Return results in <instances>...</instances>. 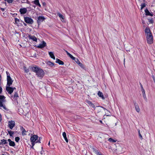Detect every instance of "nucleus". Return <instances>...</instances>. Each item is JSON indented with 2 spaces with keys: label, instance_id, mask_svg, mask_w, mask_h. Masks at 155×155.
Returning a JSON list of instances; mask_svg holds the SVG:
<instances>
[{
  "label": "nucleus",
  "instance_id": "nucleus-52",
  "mask_svg": "<svg viewBox=\"0 0 155 155\" xmlns=\"http://www.w3.org/2000/svg\"><path fill=\"white\" fill-rule=\"evenodd\" d=\"M43 5H45V2H43Z\"/></svg>",
  "mask_w": 155,
  "mask_h": 155
},
{
  "label": "nucleus",
  "instance_id": "nucleus-1",
  "mask_svg": "<svg viewBox=\"0 0 155 155\" xmlns=\"http://www.w3.org/2000/svg\"><path fill=\"white\" fill-rule=\"evenodd\" d=\"M145 33L148 43L151 44L153 41V35L149 27H146L145 30Z\"/></svg>",
  "mask_w": 155,
  "mask_h": 155
},
{
  "label": "nucleus",
  "instance_id": "nucleus-40",
  "mask_svg": "<svg viewBox=\"0 0 155 155\" xmlns=\"http://www.w3.org/2000/svg\"><path fill=\"white\" fill-rule=\"evenodd\" d=\"M75 61L78 64L79 62H80V61L78 59H75Z\"/></svg>",
  "mask_w": 155,
  "mask_h": 155
},
{
  "label": "nucleus",
  "instance_id": "nucleus-32",
  "mask_svg": "<svg viewBox=\"0 0 155 155\" xmlns=\"http://www.w3.org/2000/svg\"><path fill=\"white\" fill-rule=\"evenodd\" d=\"M34 3L35 5H37L39 3V0H35L34 1Z\"/></svg>",
  "mask_w": 155,
  "mask_h": 155
},
{
  "label": "nucleus",
  "instance_id": "nucleus-47",
  "mask_svg": "<svg viewBox=\"0 0 155 155\" xmlns=\"http://www.w3.org/2000/svg\"><path fill=\"white\" fill-rule=\"evenodd\" d=\"M2 120V116L1 114H0V122Z\"/></svg>",
  "mask_w": 155,
  "mask_h": 155
},
{
  "label": "nucleus",
  "instance_id": "nucleus-59",
  "mask_svg": "<svg viewBox=\"0 0 155 155\" xmlns=\"http://www.w3.org/2000/svg\"><path fill=\"white\" fill-rule=\"evenodd\" d=\"M42 152H41V154H42Z\"/></svg>",
  "mask_w": 155,
  "mask_h": 155
},
{
  "label": "nucleus",
  "instance_id": "nucleus-38",
  "mask_svg": "<svg viewBox=\"0 0 155 155\" xmlns=\"http://www.w3.org/2000/svg\"><path fill=\"white\" fill-rule=\"evenodd\" d=\"M91 106L94 110L95 109V106L93 104H91Z\"/></svg>",
  "mask_w": 155,
  "mask_h": 155
},
{
  "label": "nucleus",
  "instance_id": "nucleus-5",
  "mask_svg": "<svg viewBox=\"0 0 155 155\" xmlns=\"http://www.w3.org/2000/svg\"><path fill=\"white\" fill-rule=\"evenodd\" d=\"M24 20L25 22L27 23L32 24L33 23V19L29 17H24Z\"/></svg>",
  "mask_w": 155,
  "mask_h": 155
},
{
  "label": "nucleus",
  "instance_id": "nucleus-42",
  "mask_svg": "<svg viewBox=\"0 0 155 155\" xmlns=\"http://www.w3.org/2000/svg\"><path fill=\"white\" fill-rule=\"evenodd\" d=\"M142 91L143 94H145V91L142 87Z\"/></svg>",
  "mask_w": 155,
  "mask_h": 155
},
{
  "label": "nucleus",
  "instance_id": "nucleus-13",
  "mask_svg": "<svg viewBox=\"0 0 155 155\" xmlns=\"http://www.w3.org/2000/svg\"><path fill=\"white\" fill-rule=\"evenodd\" d=\"M0 107L2 109H3L6 110H8L6 108L5 105L3 104H2L1 102L0 104Z\"/></svg>",
  "mask_w": 155,
  "mask_h": 155
},
{
  "label": "nucleus",
  "instance_id": "nucleus-25",
  "mask_svg": "<svg viewBox=\"0 0 155 155\" xmlns=\"http://www.w3.org/2000/svg\"><path fill=\"white\" fill-rule=\"evenodd\" d=\"M9 145L11 146L14 147L15 146V143L14 141H11L9 143Z\"/></svg>",
  "mask_w": 155,
  "mask_h": 155
},
{
  "label": "nucleus",
  "instance_id": "nucleus-50",
  "mask_svg": "<svg viewBox=\"0 0 155 155\" xmlns=\"http://www.w3.org/2000/svg\"><path fill=\"white\" fill-rule=\"evenodd\" d=\"M23 24L25 26H26L27 25V24L25 23H24Z\"/></svg>",
  "mask_w": 155,
  "mask_h": 155
},
{
  "label": "nucleus",
  "instance_id": "nucleus-2",
  "mask_svg": "<svg viewBox=\"0 0 155 155\" xmlns=\"http://www.w3.org/2000/svg\"><path fill=\"white\" fill-rule=\"evenodd\" d=\"M31 69L33 71L36 73L38 77L42 78L44 75L45 73L42 69L36 66L32 67Z\"/></svg>",
  "mask_w": 155,
  "mask_h": 155
},
{
  "label": "nucleus",
  "instance_id": "nucleus-27",
  "mask_svg": "<svg viewBox=\"0 0 155 155\" xmlns=\"http://www.w3.org/2000/svg\"><path fill=\"white\" fill-rule=\"evenodd\" d=\"M147 5V4L146 3H142L141 5V9L142 10L144 7L146 6Z\"/></svg>",
  "mask_w": 155,
  "mask_h": 155
},
{
  "label": "nucleus",
  "instance_id": "nucleus-31",
  "mask_svg": "<svg viewBox=\"0 0 155 155\" xmlns=\"http://www.w3.org/2000/svg\"><path fill=\"white\" fill-rule=\"evenodd\" d=\"M15 141L16 142H18L20 140V138L19 137H15Z\"/></svg>",
  "mask_w": 155,
  "mask_h": 155
},
{
  "label": "nucleus",
  "instance_id": "nucleus-30",
  "mask_svg": "<svg viewBox=\"0 0 155 155\" xmlns=\"http://www.w3.org/2000/svg\"><path fill=\"white\" fill-rule=\"evenodd\" d=\"M68 56H69L72 60H75V58L72 55L68 53Z\"/></svg>",
  "mask_w": 155,
  "mask_h": 155
},
{
  "label": "nucleus",
  "instance_id": "nucleus-37",
  "mask_svg": "<svg viewBox=\"0 0 155 155\" xmlns=\"http://www.w3.org/2000/svg\"><path fill=\"white\" fill-rule=\"evenodd\" d=\"M14 0H7V1L8 3H12L13 1Z\"/></svg>",
  "mask_w": 155,
  "mask_h": 155
},
{
  "label": "nucleus",
  "instance_id": "nucleus-56",
  "mask_svg": "<svg viewBox=\"0 0 155 155\" xmlns=\"http://www.w3.org/2000/svg\"><path fill=\"white\" fill-rule=\"evenodd\" d=\"M66 51V52L67 54L68 55V51Z\"/></svg>",
  "mask_w": 155,
  "mask_h": 155
},
{
  "label": "nucleus",
  "instance_id": "nucleus-9",
  "mask_svg": "<svg viewBox=\"0 0 155 155\" xmlns=\"http://www.w3.org/2000/svg\"><path fill=\"white\" fill-rule=\"evenodd\" d=\"M46 45V42L43 41L42 42V43L39 44L37 46V47L40 48H42L45 47Z\"/></svg>",
  "mask_w": 155,
  "mask_h": 155
},
{
  "label": "nucleus",
  "instance_id": "nucleus-26",
  "mask_svg": "<svg viewBox=\"0 0 155 155\" xmlns=\"http://www.w3.org/2000/svg\"><path fill=\"white\" fill-rule=\"evenodd\" d=\"M148 22H147V24L149 25L150 23H152L153 22V20H152V18L149 19H148Z\"/></svg>",
  "mask_w": 155,
  "mask_h": 155
},
{
  "label": "nucleus",
  "instance_id": "nucleus-4",
  "mask_svg": "<svg viewBox=\"0 0 155 155\" xmlns=\"http://www.w3.org/2000/svg\"><path fill=\"white\" fill-rule=\"evenodd\" d=\"M38 137L36 135H33L30 138V140L31 142V144L34 146L35 144V141L38 139Z\"/></svg>",
  "mask_w": 155,
  "mask_h": 155
},
{
  "label": "nucleus",
  "instance_id": "nucleus-7",
  "mask_svg": "<svg viewBox=\"0 0 155 155\" xmlns=\"http://www.w3.org/2000/svg\"><path fill=\"white\" fill-rule=\"evenodd\" d=\"M45 19V18L43 16H40L38 17L37 23L38 25H40L41 22L43 21Z\"/></svg>",
  "mask_w": 155,
  "mask_h": 155
},
{
  "label": "nucleus",
  "instance_id": "nucleus-28",
  "mask_svg": "<svg viewBox=\"0 0 155 155\" xmlns=\"http://www.w3.org/2000/svg\"><path fill=\"white\" fill-rule=\"evenodd\" d=\"M108 141L110 142H115L116 141V140H113V139H112V138H110L108 139Z\"/></svg>",
  "mask_w": 155,
  "mask_h": 155
},
{
  "label": "nucleus",
  "instance_id": "nucleus-46",
  "mask_svg": "<svg viewBox=\"0 0 155 155\" xmlns=\"http://www.w3.org/2000/svg\"><path fill=\"white\" fill-rule=\"evenodd\" d=\"M1 9L2 12H4L5 10V9L4 8H1Z\"/></svg>",
  "mask_w": 155,
  "mask_h": 155
},
{
  "label": "nucleus",
  "instance_id": "nucleus-41",
  "mask_svg": "<svg viewBox=\"0 0 155 155\" xmlns=\"http://www.w3.org/2000/svg\"><path fill=\"white\" fill-rule=\"evenodd\" d=\"M139 136L140 137V138H141V139H142V135H141L140 131H139Z\"/></svg>",
  "mask_w": 155,
  "mask_h": 155
},
{
  "label": "nucleus",
  "instance_id": "nucleus-8",
  "mask_svg": "<svg viewBox=\"0 0 155 155\" xmlns=\"http://www.w3.org/2000/svg\"><path fill=\"white\" fill-rule=\"evenodd\" d=\"M13 88H12V87L7 86L6 87V90L8 92L9 94H11L13 91Z\"/></svg>",
  "mask_w": 155,
  "mask_h": 155
},
{
  "label": "nucleus",
  "instance_id": "nucleus-15",
  "mask_svg": "<svg viewBox=\"0 0 155 155\" xmlns=\"http://www.w3.org/2000/svg\"><path fill=\"white\" fill-rule=\"evenodd\" d=\"M55 62L56 63H58L60 65H63L64 63L63 61H61V60H60V59L57 58L56 59V61Z\"/></svg>",
  "mask_w": 155,
  "mask_h": 155
},
{
  "label": "nucleus",
  "instance_id": "nucleus-60",
  "mask_svg": "<svg viewBox=\"0 0 155 155\" xmlns=\"http://www.w3.org/2000/svg\"><path fill=\"white\" fill-rule=\"evenodd\" d=\"M2 155H5L4 154H2Z\"/></svg>",
  "mask_w": 155,
  "mask_h": 155
},
{
  "label": "nucleus",
  "instance_id": "nucleus-24",
  "mask_svg": "<svg viewBox=\"0 0 155 155\" xmlns=\"http://www.w3.org/2000/svg\"><path fill=\"white\" fill-rule=\"evenodd\" d=\"M108 116H109L108 115L106 116V117H108ZM106 119L105 121L107 122H109L110 120H111V118H110V117L107 118V117H106V118H105V117H104V119Z\"/></svg>",
  "mask_w": 155,
  "mask_h": 155
},
{
  "label": "nucleus",
  "instance_id": "nucleus-12",
  "mask_svg": "<svg viewBox=\"0 0 155 155\" xmlns=\"http://www.w3.org/2000/svg\"><path fill=\"white\" fill-rule=\"evenodd\" d=\"M28 38L29 39H31L34 41H37V39L35 36L29 35L28 36Z\"/></svg>",
  "mask_w": 155,
  "mask_h": 155
},
{
  "label": "nucleus",
  "instance_id": "nucleus-51",
  "mask_svg": "<svg viewBox=\"0 0 155 155\" xmlns=\"http://www.w3.org/2000/svg\"><path fill=\"white\" fill-rule=\"evenodd\" d=\"M12 88H13V91H14V89H16V88L15 87H12Z\"/></svg>",
  "mask_w": 155,
  "mask_h": 155
},
{
  "label": "nucleus",
  "instance_id": "nucleus-49",
  "mask_svg": "<svg viewBox=\"0 0 155 155\" xmlns=\"http://www.w3.org/2000/svg\"><path fill=\"white\" fill-rule=\"evenodd\" d=\"M37 5L39 6V7H40L41 6V5L39 3Z\"/></svg>",
  "mask_w": 155,
  "mask_h": 155
},
{
  "label": "nucleus",
  "instance_id": "nucleus-22",
  "mask_svg": "<svg viewBox=\"0 0 155 155\" xmlns=\"http://www.w3.org/2000/svg\"><path fill=\"white\" fill-rule=\"evenodd\" d=\"M57 14L59 16L60 18L61 19V21H64L63 16L59 12Z\"/></svg>",
  "mask_w": 155,
  "mask_h": 155
},
{
  "label": "nucleus",
  "instance_id": "nucleus-61",
  "mask_svg": "<svg viewBox=\"0 0 155 155\" xmlns=\"http://www.w3.org/2000/svg\"><path fill=\"white\" fill-rule=\"evenodd\" d=\"M4 1H7V0H4Z\"/></svg>",
  "mask_w": 155,
  "mask_h": 155
},
{
  "label": "nucleus",
  "instance_id": "nucleus-39",
  "mask_svg": "<svg viewBox=\"0 0 155 155\" xmlns=\"http://www.w3.org/2000/svg\"><path fill=\"white\" fill-rule=\"evenodd\" d=\"M25 72L27 73L29 72V70L27 69H26L25 68Z\"/></svg>",
  "mask_w": 155,
  "mask_h": 155
},
{
  "label": "nucleus",
  "instance_id": "nucleus-10",
  "mask_svg": "<svg viewBox=\"0 0 155 155\" xmlns=\"http://www.w3.org/2000/svg\"><path fill=\"white\" fill-rule=\"evenodd\" d=\"M27 10L25 8H21L19 10V12L21 14H24L26 13L27 12Z\"/></svg>",
  "mask_w": 155,
  "mask_h": 155
},
{
  "label": "nucleus",
  "instance_id": "nucleus-57",
  "mask_svg": "<svg viewBox=\"0 0 155 155\" xmlns=\"http://www.w3.org/2000/svg\"><path fill=\"white\" fill-rule=\"evenodd\" d=\"M100 122L101 123H102V121H100Z\"/></svg>",
  "mask_w": 155,
  "mask_h": 155
},
{
  "label": "nucleus",
  "instance_id": "nucleus-18",
  "mask_svg": "<svg viewBox=\"0 0 155 155\" xmlns=\"http://www.w3.org/2000/svg\"><path fill=\"white\" fill-rule=\"evenodd\" d=\"M62 135L65 141L67 143H68V139H67V137L66 134V133L65 132H64L62 134Z\"/></svg>",
  "mask_w": 155,
  "mask_h": 155
},
{
  "label": "nucleus",
  "instance_id": "nucleus-19",
  "mask_svg": "<svg viewBox=\"0 0 155 155\" xmlns=\"http://www.w3.org/2000/svg\"><path fill=\"white\" fill-rule=\"evenodd\" d=\"M46 63L48 65L50 66V67H52L54 65V64L50 61H47L46 62Z\"/></svg>",
  "mask_w": 155,
  "mask_h": 155
},
{
  "label": "nucleus",
  "instance_id": "nucleus-11",
  "mask_svg": "<svg viewBox=\"0 0 155 155\" xmlns=\"http://www.w3.org/2000/svg\"><path fill=\"white\" fill-rule=\"evenodd\" d=\"M134 105L136 111L137 113H139L140 112V109L138 104L137 103H135L134 104Z\"/></svg>",
  "mask_w": 155,
  "mask_h": 155
},
{
  "label": "nucleus",
  "instance_id": "nucleus-44",
  "mask_svg": "<svg viewBox=\"0 0 155 155\" xmlns=\"http://www.w3.org/2000/svg\"><path fill=\"white\" fill-rule=\"evenodd\" d=\"M2 91V88L0 87V94H1Z\"/></svg>",
  "mask_w": 155,
  "mask_h": 155
},
{
  "label": "nucleus",
  "instance_id": "nucleus-48",
  "mask_svg": "<svg viewBox=\"0 0 155 155\" xmlns=\"http://www.w3.org/2000/svg\"><path fill=\"white\" fill-rule=\"evenodd\" d=\"M8 141L9 142V143H10V142H11L12 141L10 139H8Z\"/></svg>",
  "mask_w": 155,
  "mask_h": 155
},
{
  "label": "nucleus",
  "instance_id": "nucleus-17",
  "mask_svg": "<svg viewBox=\"0 0 155 155\" xmlns=\"http://www.w3.org/2000/svg\"><path fill=\"white\" fill-rule=\"evenodd\" d=\"M49 54L51 58L54 60L55 59V57L53 53L52 52H49Z\"/></svg>",
  "mask_w": 155,
  "mask_h": 155
},
{
  "label": "nucleus",
  "instance_id": "nucleus-14",
  "mask_svg": "<svg viewBox=\"0 0 155 155\" xmlns=\"http://www.w3.org/2000/svg\"><path fill=\"white\" fill-rule=\"evenodd\" d=\"M97 95L99 97H101L102 99H104L105 98L102 92H100V91H99L98 92Z\"/></svg>",
  "mask_w": 155,
  "mask_h": 155
},
{
  "label": "nucleus",
  "instance_id": "nucleus-54",
  "mask_svg": "<svg viewBox=\"0 0 155 155\" xmlns=\"http://www.w3.org/2000/svg\"><path fill=\"white\" fill-rule=\"evenodd\" d=\"M103 109L104 110H106V111H108L107 110H106L104 108H103Z\"/></svg>",
  "mask_w": 155,
  "mask_h": 155
},
{
  "label": "nucleus",
  "instance_id": "nucleus-58",
  "mask_svg": "<svg viewBox=\"0 0 155 155\" xmlns=\"http://www.w3.org/2000/svg\"><path fill=\"white\" fill-rule=\"evenodd\" d=\"M42 152H41V154H42Z\"/></svg>",
  "mask_w": 155,
  "mask_h": 155
},
{
  "label": "nucleus",
  "instance_id": "nucleus-3",
  "mask_svg": "<svg viewBox=\"0 0 155 155\" xmlns=\"http://www.w3.org/2000/svg\"><path fill=\"white\" fill-rule=\"evenodd\" d=\"M6 74H7V85L8 86H10L12 84L13 82V80H12L11 77L8 74L9 73L7 72H6Z\"/></svg>",
  "mask_w": 155,
  "mask_h": 155
},
{
  "label": "nucleus",
  "instance_id": "nucleus-21",
  "mask_svg": "<svg viewBox=\"0 0 155 155\" xmlns=\"http://www.w3.org/2000/svg\"><path fill=\"white\" fill-rule=\"evenodd\" d=\"M145 13H146V15H150L151 16H152L153 15L152 14H151L150 12L148 10H147V9H146L145 10Z\"/></svg>",
  "mask_w": 155,
  "mask_h": 155
},
{
  "label": "nucleus",
  "instance_id": "nucleus-6",
  "mask_svg": "<svg viewBox=\"0 0 155 155\" xmlns=\"http://www.w3.org/2000/svg\"><path fill=\"white\" fill-rule=\"evenodd\" d=\"M15 125V122L14 121L11 120L8 122V126L9 128L12 129Z\"/></svg>",
  "mask_w": 155,
  "mask_h": 155
},
{
  "label": "nucleus",
  "instance_id": "nucleus-55",
  "mask_svg": "<svg viewBox=\"0 0 155 155\" xmlns=\"http://www.w3.org/2000/svg\"><path fill=\"white\" fill-rule=\"evenodd\" d=\"M50 144V142H49V143H48V145H49Z\"/></svg>",
  "mask_w": 155,
  "mask_h": 155
},
{
  "label": "nucleus",
  "instance_id": "nucleus-29",
  "mask_svg": "<svg viewBox=\"0 0 155 155\" xmlns=\"http://www.w3.org/2000/svg\"><path fill=\"white\" fill-rule=\"evenodd\" d=\"M19 19L17 18H15V22L16 24H18L19 22Z\"/></svg>",
  "mask_w": 155,
  "mask_h": 155
},
{
  "label": "nucleus",
  "instance_id": "nucleus-36",
  "mask_svg": "<svg viewBox=\"0 0 155 155\" xmlns=\"http://www.w3.org/2000/svg\"><path fill=\"white\" fill-rule=\"evenodd\" d=\"M102 109V107H99L97 109V111H100Z\"/></svg>",
  "mask_w": 155,
  "mask_h": 155
},
{
  "label": "nucleus",
  "instance_id": "nucleus-20",
  "mask_svg": "<svg viewBox=\"0 0 155 155\" xmlns=\"http://www.w3.org/2000/svg\"><path fill=\"white\" fill-rule=\"evenodd\" d=\"M21 130L22 131V133L23 135H26L25 133L26 132V131L25 129L22 127H21L20 128Z\"/></svg>",
  "mask_w": 155,
  "mask_h": 155
},
{
  "label": "nucleus",
  "instance_id": "nucleus-33",
  "mask_svg": "<svg viewBox=\"0 0 155 155\" xmlns=\"http://www.w3.org/2000/svg\"><path fill=\"white\" fill-rule=\"evenodd\" d=\"M78 64L79 65V66H80L81 67L83 68V67H84L83 65L80 62H79L78 63Z\"/></svg>",
  "mask_w": 155,
  "mask_h": 155
},
{
  "label": "nucleus",
  "instance_id": "nucleus-35",
  "mask_svg": "<svg viewBox=\"0 0 155 155\" xmlns=\"http://www.w3.org/2000/svg\"><path fill=\"white\" fill-rule=\"evenodd\" d=\"M14 97H18V94L17 92L15 93V94L14 95Z\"/></svg>",
  "mask_w": 155,
  "mask_h": 155
},
{
  "label": "nucleus",
  "instance_id": "nucleus-34",
  "mask_svg": "<svg viewBox=\"0 0 155 155\" xmlns=\"http://www.w3.org/2000/svg\"><path fill=\"white\" fill-rule=\"evenodd\" d=\"M97 155H103L101 153H99L97 151H95Z\"/></svg>",
  "mask_w": 155,
  "mask_h": 155
},
{
  "label": "nucleus",
  "instance_id": "nucleus-45",
  "mask_svg": "<svg viewBox=\"0 0 155 155\" xmlns=\"http://www.w3.org/2000/svg\"><path fill=\"white\" fill-rule=\"evenodd\" d=\"M88 104L90 105V106L91 105V104H93L90 101L88 102Z\"/></svg>",
  "mask_w": 155,
  "mask_h": 155
},
{
  "label": "nucleus",
  "instance_id": "nucleus-23",
  "mask_svg": "<svg viewBox=\"0 0 155 155\" xmlns=\"http://www.w3.org/2000/svg\"><path fill=\"white\" fill-rule=\"evenodd\" d=\"M7 130L10 136L12 137L13 136V135L14 134V132L12 131L11 130Z\"/></svg>",
  "mask_w": 155,
  "mask_h": 155
},
{
  "label": "nucleus",
  "instance_id": "nucleus-53",
  "mask_svg": "<svg viewBox=\"0 0 155 155\" xmlns=\"http://www.w3.org/2000/svg\"><path fill=\"white\" fill-rule=\"evenodd\" d=\"M33 145H32V146L31 147V148H33Z\"/></svg>",
  "mask_w": 155,
  "mask_h": 155
},
{
  "label": "nucleus",
  "instance_id": "nucleus-43",
  "mask_svg": "<svg viewBox=\"0 0 155 155\" xmlns=\"http://www.w3.org/2000/svg\"><path fill=\"white\" fill-rule=\"evenodd\" d=\"M40 137H39V140H38L36 142V143H40Z\"/></svg>",
  "mask_w": 155,
  "mask_h": 155
},
{
  "label": "nucleus",
  "instance_id": "nucleus-16",
  "mask_svg": "<svg viewBox=\"0 0 155 155\" xmlns=\"http://www.w3.org/2000/svg\"><path fill=\"white\" fill-rule=\"evenodd\" d=\"M8 143L7 140L5 139H2L1 140L0 142V145L2 144H5Z\"/></svg>",
  "mask_w": 155,
  "mask_h": 155
}]
</instances>
